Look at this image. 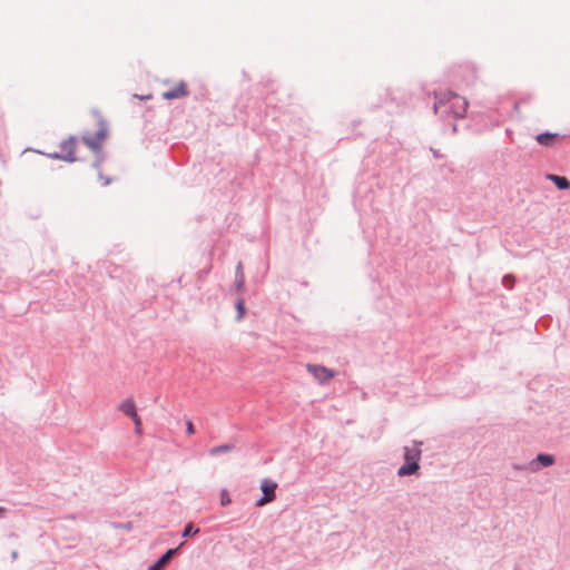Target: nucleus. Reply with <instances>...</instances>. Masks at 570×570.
I'll return each mask as SVG.
<instances>
[{
	"mask_svg": "<svg viewBox=\"0 0 570 570\" xmlns=\"http://www.w3.org/2000/svg\"><path fill=\"white\" fill-rule=\"evenodd\" d=\"M433 110L442 119L463 118L468 109V100L453 91H435Z\"/></svg>",
	"mask_w": 570,
	"mask_h": 570,
	"instance_id": "obj_1",
	"label": "nucleus"
},
{
	"mask_svg": "<svg viewBox=\"0 0 570 570\" xmlns=\"http://www.w3.org/2000/svg\"><path fill=\"white\" fill-rule=\"evenodd\" d=\"M421 446L422 442L414 441L412 446L403 448V459L405 463L399 468V476H407L417 473L422 454Z\"/></svg>",
	"mask_w": 570,
	"mask_h": 570,
	"instance_id": "obj_2",
	"label": "nucleus"
},
{
	"mask_svg": "<svg viewBox=\"0 0 570 570\" xmlns=\"http://www.w3.org/2000/svg\"><path fill=\"white\" fill-rule=\"evenodd\" d=\"M98 119V130L95 135L85 134L81 139L83 144L94 151H100L105 139L108 136V126L99 112H95Z\"/></svg>",
	"mask_w": 570,
	"mask_h": 570,
	"instance_id": "obj_3",
	"label": "nucleus"
},
{
	"mask_svg": "<svg viewBox=\"0 0 570 570\" xmlns=\"http://www.w3.org/2000/svg\"><path fill=\"white\" fill-rule=\"evenodd\" d=\"M60 153L50 155L55 159H62L69 163L76 161L75 151L77 148V139L71 136L68 139L60 142Z\"/></svg>",
	"mask_w": 570,
	"mask_h": 570,
	"instance_id": "obj_4",
	"label": "nucleus"
},
{
	"mask_svg": "<svg viewBox=\"0 0 570 570\" xmlns=\"http://www.w3.org/2000/svg\"><path fill=\"white\" fill-rule=\"evenodd\" d=\"M306 370L321 385L327 384L336 376V372L334 370L320 364H306Z\"/></svg>",
	"mask_w": 570,
	"mask_h": 570,
	"instance_id": "obj_5",
	"label": "nucleus"
},
{
	"mask_svg": "<svg viewBox=\"0 0 570 570\" xmlns=\"http://www.w3.org/2000/svg\"><path fill=\"white\" fill-rule=\"evenodd\" d=\"M556 459L551 454L540 453L537 455L534 460H532L528 464V469H530L533 472H537L540 470L541 466H551L554 464Z\"/></svg>",
	"mask_w": 570,
	"mask_h": 570,
	"instance_id": "obj_6",
	"label": "nucleus"
},
{
	"mask_svg": "<svg viewBox=\"0 0 570 570\" xmlns=\"http://www.w3.org/2000/svg\"><path fill=\"white\" fill-rule=\"evenodd\" d=\"M188 95H189V91L187 89L186 83L180 81L174 88H171L167 91H164L161 96L166 100H173V99H179V98L187 97Z\"/></svg>",
	"mask_w": 570,
	"mask_h": 570,
	"instance_id": "obj_7",
	"label": "nucleus"
},
{
	"mask_svg": "<svg viewBox=\"0 0 570 570\" xmlns=\"http://www.w3.org/2000/svg\"><path fill=\"white\" fill-rule=\"evenodd\" d=\"M118 410L122 412L125 415L129 416L131 420L138 416L135 402L131 399L122 401L118 405Z\"/></svg>",
	"mask_w": 570,
	"mask_h": 570,
	"instance_id": "obj_8",
	"label": "nucleus"
},
{
	"mask_svg": "<svg viewBox=\"0 0 570 570\" xmlns=\"http://www.w3.org/2000/svg\"><path fill=\"white\" fill-rule=\"evenodd\" d=\"M178 549H169L164 556H161L148 570H163L166 564L170 561Z\"/></svg>",
	"mask_w": 570,
	"mask_h": 570,
	"instance_id": "obj_9",
	"label": "nucleus"
},
{
	"mask_svg": "<svg viewBox=\"0 0 570 570\" xmlns=\"http://www.w3.org/2000/svg\"><path fill=\"white\" fill-rule=\"evenodd\" d=\"M559 139L560 135L551 132H543L535 136L538 144L548 147L553 146Z\"/></svg>",
	"mask_w": 570,
	"mask_h": 570,
	"instance_id": "obj_10",
	"label": "nucleus"
},
{
	"mask_svg": "<svg viewBox=\"0 0 570 570\" xmlns=\"http://www.w3.org/2000/svg\"><path fill=\"white\" fill-rule=\"evenodd\" d=\"M277 488V484L269 480H264L262 483V491L265 497H272L275 500V490Z\"/></svg>",
	"mask_w": 570,
	"mask_h": 570,
	"instance_id": "obj_11",
	"label": "nucleus"
},
{
	"mask_svg": "<svg viewBox=\"0 0 570 570\" xmlns=\"http://www.w3.org/2000/svg\"><path fill=\"white\" fill-rule=\"evenodd\" d=\"M234 449V445L233 444H222V445H217V446H214L209 450V455L212 456H217L219 454H223V453H227V452H230L233 451Z\"/></svg>",
	"mask_w": 570,
	"mask_h": 570,
	"instance_id": "obj_12",
	"label": "nucleus"
},
{
	"mask_svg": "<svg viewBox=\"0 0 570 570\" xmlns=\"http://www.w3.org/2000/svg\"><path fill=\"white\" fill-rule=\"evenodd\" d=\"M550 179L556 184L559 189L570 188V181L563 176L551 175Z\"/></svg>",
	"mask_w": 570,
	"mask_h": 570,
	"instance_id": "obj_13",
	"label": "nucleus"
},
{
	"mask_svg": "<svg viewBox=\"0 0 570 570\" xmlns=\"http://www.w3.org/2000/svg\"><path fill=\"white\" fill-rule=\"evenodd\" d=\"M245 284V276L243 273L242 263H238L236 268V288L238 292L243 291Z\"/></svg>",
	"mask_w": 570,
	"mask_h": 570,
	"instance_id": "obj_14",
	"label": "nucleus"
},
{
	"mask_svg": "<svg viewBox=\"0 0 570 570\" xmlns=\"http://www.w3.org/2000/svg\"><path fill=\"white\" fill-rule=\"evenodd\" d=\"M502 285L507 289H512L515 285V276L513 274H507L502 278Z\"/></svg>",
	"mask_w": 570,
	"mask_h": 570,
	"instance_id": "obj_15",
	"label": "nucleus"
},
{
	"mask_svg": "<svg viewBox=\"0 0 570 570\" xmlns=\"http://www.w3.org/2000/svg\"><path fill=\"white\" fill-rule=\"evenodd\" d=\"M219 499H220V504L223 507L229 505L232 502L229 493L226 489L220 490Z\"/></svg>",
	"mask_w": 570,
	"mask_h": 570,
	"instance_id": "obj_16",
	"label": "nucleus"
},
{
	"mask_svg": "<svg viewBox=\"0 0 570 570\" xmlns=\"http://www.w3.org/2000/svg\"><path fill=\"white\" fill-rule=\"evenodd\" d=\"M465 69L469 71L466 85H472L476 79V69L473 66H466Z\"/></svg>",
	"mask_w": 570,
	"mask_h": 570,
	"instance_id": "obj_17",
	"label": "nucleus"
},
{
	"mask_svg": "<svg viewBox=\"0 0 570 570\" xmlns=\"http://www.w3.org/2000/svg\"><path fill=\"white\" fill-rule=\"evenodd\" d=\"M236 308L238 312L237 320H242L245 315V303L244 299L239 298L236 303Z\"/></svg>",
	"mask_w": 570,
	"mask_h": 570,
	"instance_id": "obj_18",
	"label": "nucleus"
},
{
	"mask_svg": "<svg viewBox=\"0 0 570 570\" xmlns=\"http://www.w3.org/2000/svg\"><path fill=\"white\" fill-rule=\"evenodd\" d=\"M199 532V529L198 528H194V525L191 523L187 524L184 532H183V537H190V535H195L196 533Z\"/></svg>",
	"mask_w": 570,
	"mask_h": 570,
	"instance_id": "obj_19",
	"label": "nucleus"
},
{
	"mask_svg": "<svg viewBox=\"0 0 570 570\" xmlns=\"http://www.w3.org/2000/svg\"><path fill=\"white\" fill-rule=\"evenodd\" d=\"M274 501V499L272 497H265L263 495L257 502H256V507H263L269 502Z\"/></svg>",
	"mask_w": 570,
	"mask_h": 570,
	"instance_id": "obj_20",
	"label": "nucleus"
},
{
	"mask_svg": "<svg viewBox=\"0 0 570 570\" xmlns=\"http://www.w3.org/2000/svg\"><path fill=\"white\" fill-rule=\"evenodd\" d=\"M132 421L135 423L136 434L140 435L141 434V419H140V416L138 415L137 417L132 419Z\"/></svg>",
	"mask_w": 570,
	"mask_h": 570,
	"instance_id": "obj_21",
	"label": "nucleus"
},
{
	"mask_svg": "<svg viewBox=\"0 0 570 570\" xmlns=\"http://www.w3.org/2000/svg\"><path fill=\"white\" fill-rule=\"evenodd\" d=\"M186 432L190 435L195 433V428L191 421L186 422Z\"/></svg>",
	"mask_w": 570,
	"mask_h": 570,
	"instance_id": "obj_22",
	"label": "nucleus"
},
{
	"mask_svg": "<svg viewBox=\"0 0 570 570\" xmlns=\"http://www.w3.org/2000/svg\"><path fill=\"white\" fill-rule=\"evenodd\" d=\"M431 151H432V154H433L434 158H436V159H439V158H442V157H443V155H442L438 149H433V148H431Z\"/></svg>",
	"mask_w": 570,
	"mask_h": 570,
	"instance_id": "obj_23",
	"label": "nucleus"
},
{
	"mask_svg": "<svg viewBox=\"0 0 570 570\" xmlns=\"http://www.w3.org/2000/svg\"><path fill=\"white\" fill-rule=\"evenodd\" d=\"M135 97H136V98H139V99H141V100H148V99H150V98H151V96H150V95H148V96H138V95H135Z\"/></svg>",
	"mask_w": 570,
	"mask_h": 570,
	"instance_id": "obj_24",
	"label": "nucleus"
},
{
	"mask_svg": "<svg viewBox=\"0 0 570 570\" xmlns=\"http://www.w3.org/2000/svg\"><path fill=\"white\" fill-rule=\"evenodd\" d=\"M513 468H514L515 470H523V469H525L527 466H524V465H517V464H515V465H513Z\"/></svg>",
	"mask_w": 570,
	"mask_h": 570,
	"instance_id": "obj_25",
	"label": "nucleus"
},
{
	"mask_svg": "<svg viewBox=\"0 0 570 570\" xmlns=\"http://www.w3.org/2000/svg\"><path fill=\"white\" fill-rule=\"evenodd\" d=\"M3 512H4V508L0 507V514H2Z\"/></svg>",
	"mask_w": 570,
	"mask_h": 570,
	"instance_id": "obj_26",
	"label": "nucleus"
}]
</instances>
